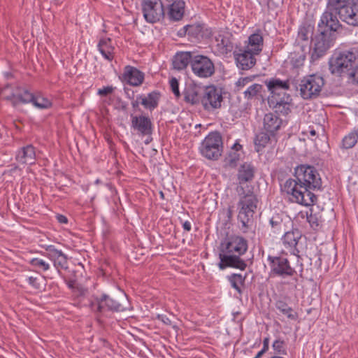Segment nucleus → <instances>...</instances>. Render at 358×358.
Masks as SVG:
<instances>
[{
	"mask_svg": "<svg viewBox=\"0 0 358 358\" xmlns=\"http://www.w3.org/2000/svg\"><path fill=\"white\" fill-rule=\"evenodd\" d=\"M295 179L285 181L282 190L290 195L289 199L306 206L313 205L317 196L311 192L320 189L322 180L317 170L311 166L301 165L295 169Z\"/></svg>",
	"mask_w": 358,
	"mask_h": 358,
	"instance_id": "obj_1",
	"label": "nucleus"
},
{
	"mask_svg": "<svg viewBox=\"0 0 358 358\" xmlns=\"http://www.w3.org/2000/svg\"><path fill=\"white\" fill-rule=\"evenodd\" d=\"M222 252L220 253L219 267L223 270L227 267H234L244 270L245 262L240 258L248 250L247 241L239 236H231L222 243Z\"/></svg>",
	"mask_w": 358,
	"mask_h": 358,
	"instance_id": "obj_2",
	"label": "nucleus"
},
{
	"mask_svg": "<svg viewBox=\"0 0 358 358\" xmlns=\"http://www.w3.org/2000/svg\"><path fill=\"white\" fill-rule=\"evenodd\" d=\"M358 62V46L338 48L334 51L329 61L331 74L344 77Z\"/></svg>",
	"mask_w": 358,
	"mask_h": 358,
	"instance_id": "obj_3",
	"label": "nucleus"
},
{
	"mask_svg": "<svg viewBox=\"0 0 358 358\" xmlns=\"http://www.w3.org/2000/svg\"><path fill=\"white\" fill-rule=\"evenodd\" d=\"M239 196L238 202V220L245 228L248 227L252 222L253 216L257 207L258 199L257 196L250 189H245L243 186L237 187Z\"/></svg>",
	"mask_w": 358,
	"mask_h": 358,
	"instance_id": "obj_4",
	"label": "nucleus"
},
{
	"mask_svg": "<svg viewBox=\"0 0 358 358\" xmlns=\"http://www.w3.org/2000/svg\"><path fill=\"white\" fill-rule=\"evenodd\" d=\"M320 32L313 38V47L311 50V62H315L323 57L327 50L334 45L335 34L329 27H326L320 22L318 24Z\"/></svg>",
	"mask_w": 358,
	"mask_h": 358,
	"instance_id": "obj_5",
	"label": "nucleus"
},
{
	"mask_svg": "<svg viewBox=\"0 0 358 358\" xmlns=\"http://www.w3.org/2000/svg\"><path fill=\"white\" fill-rule=\"evenodd\" d=\"M92 310L94 312L103 313L106 310L122 312L130 309V304L127 295L122 293L118 299H113L106 294L95 297L91 302Z\"/></svg>",
	"mask_w": 358,
	"mask_h": 358,
	"instance_id": "obj_6",
	"label": "nucleus"
},
{
	"mask_svg": "<svg viewBox=\"0 0 358 358\" xmlns=\"http://www.w3.org/2000/svg\"><path fill=\"white\" fill-rule=\"evenodd\" d=\"M201 155L208 159L217 160L223 152V142L219 132L210 133L200 146Z\"/></svg>",
	"mask_w": 358,
	"mask_h": 358,
	"instance_id": "obj_7",
	"label": "nucleus"
},
{
	"mask_svg": "<svg viewBox=\"0 0 358 358\" xmlns=\"http://www.w3.org/2000/svg\"><path fill=\"white\" fill-rule=\"evenodd\" d=\"M350 0H327V10L321 16V22L331 30L337 31L341 24L336 15H339L343 8L348 6Z\"/></svg>",
	"mask_w": 358,
	"mask_h": 358,
	"instance_id": "obj_8",
	"label": "nucleus"
},
{
	"mask_svg": "<svg viewBox=\"0 0 358 358\" xmlns=\"http://www.w3.org/2000/svg\"><path fill=\"white\" fill-rule=\"evenodd\" d=\"M324 85L322 77L316 75H310L303 78L299 84V90L301 97L304 99L317 97Z\"/></svg>",
	"mask_w": 358,
	"mask_h": 358,
	"instance_id": "obj_9",
	"label": "nucleus"
},
{
	"mask_svg": "<svg viewBox=\"0 0 358 358\" xmlns=\"http://www.w3.org/2000/svg\"><path fill=\"white\" fill-rule=\"evenodd\" d=\"M192 72L196 76L207 78L215 73V65L213 61L205 55H195L191 63Z\"/></svg>",
	"mask_w": 358,
	"mask_h": 358,
	"instance_id": "obj_10",
	"label": "nucleus"
},
{
	"mask_svg": "<svg viewBox=\"0 0 358 358\" xmlns=\"http://www.w3.org/2000/svg\"><path fill=\"white\" fill-rule=\"evenodd\" d=\"M145 20L150 23L159 22L164 15V6L161 0H142Z\"/></svg>",
	"mask_w": 358,
	"mask_h": 358,
	"instance_id": "obj_11",
	"label": "nucleus"
},
{
	"mask_svg": "<svg viewBox=\"0 0 358 358\" xmlns=\"http://www.w3.org/2000/svg\"><path fill=\"white\" fill-rule=\"evenodd\" d=\"M222 101L223 97L220 89L213 85L203 89L201 103L206 110L211 111L220 108Z\"/></svg>",
	"mask_w": 358,
	"mask_h": 358,
	"instance_id": "obj_12",
	"label": "nucleus"
},
{
	"mask_svg": "<svg viewBox=\"0 0 358 358\" xmlns=\"http://www.w3.org/2000/svg\"><path fill=\"white\" fill-rule=\"evenodd\" d=\"M268 260L271 272L276 275L292 276L296 273L294 268L290 266L288 259L284 257L269 255Z\"/></svg>",
	"mask_w": 358,
	"mask_h": 358,
	"instance_id": "obj_13",
	"label": "nucleus"
},
{
	"mask_svg": "<svg viewBox=\"0 0 358 358\" xmlns=\"http://www.w3.org/2000/svg\"><path fill=\"white\" fill-rule=\"evenodd\" d=\"M268 103L269 106L275 110V113L287 115L291 112L292 99L289 94H284L280 98L268 96Z\"/></svg>",
	"mask_w": 358,
	"mask_h": 358,
	"instance_id": "obj_14",
	"label": "nucleus"
},
{
	"mask_svg": "<svg viewBox=\"0 0 358 358\" xmlns=\"http://www.w3.org/2000/svg\"><path fill=\"white\" fill-rule=\"evenodd\" d=\"M45 251V256L53 262L54 266L58 271L68 268L67 257L61 250L56 249L53 245H48Z\"/></svg>",
	"mask_w": 358,
	"mask_h": 358,
	"instance_id": "obj_15",
	"label": "nucleus"
},
{
	"mask_svg": "<svg viewBox=\"0 0 358 358\" xmlns=\"http://www.w3.org/2000/svg\"><path fill=\"white\" fill-rule=\"evenodd\" d=\"M264 83L271 94L269 96L280 98L284 94H287L285 91L289 88L288 80L282 81L278 78H271L265 80Z\"/></svg>",
	"mask_w": 358,
	"mask_h": 358,
	"instance_id": "obj_16",
	"label": "nucleus"
},
{
	"mask_svg": "<svg viewBox=\"0 0 358 358\" xmlns=\"http://www.w3.org/2000/svg\"><path fill=\"white\" fill-rule=\"evenodd\" d=\"M131 127L140 134L145 136L152 133V122L148 117L145 115H131Z\"/></svg>",
	"mask_w": 358,
	"mask_h": 358,
	"instance_id": "obj_17",
	"label": "nucleus"
},
{
	"mask_svg": "<svg viewBox=\"0 0 358 358\" xmlns=\"http://www.w3.org/2000/svg\"><path fill=\"white\" fill-rule=\"evenodd\" d=\"M341 20L353 27H358V3L351 2L338 15Z\"/></svg>",
	"mask_w": 358,
	"mask_h": 358,
	"instance_id": "obj_18",
	"label": "nucleus"
},
{
	"mask_svg": "<svg viewBox=\"0 0 358 358\" xmlns=\"http://www.w3.org/2000/svg\"><path fill=\"white\" fill-rule=\"evenodd\" d=\"M255 55V53L245 48L244 50H241L239 53H235L234 57L237 66L242 70L252 69L256 64Z\"/></svg>",
	"mask_w": 358,
	"mask_h": 358,
	"instance_id": "obj_19",
	"label": "nucleus"
},
{
	"mask_svg": "<svg viewBox=\"0 0 358 358\" xmlns=\"http://www.w3.org/2000/svg\"><path fill=\"white\" fill-rule=\"evenodd\" d=\"M282 120L273 113H266L263 119V130L269 133L271 136H275V133L280 129Z\"/></svg>",
	"mask_w": 358,
	"mask_h": 358,
	"instance_id": "obj_20",
	"label": "nucleus"
},
{
	"mask_svg": "<svg viewBox=\"0 0 358 358\" xmlns=\"http://www.w3.org/2000/svg\"><path fill=\"white\" fill-rule=\"evenodd\" d=\"M122 77L128 84L132 86H139L144 80L143 73L131 66H127L124 68Z\"/></svg>",
	"mask_w": 358,
	"mask_h": 358,
	"instance_id": "obj_21",
	"label": "nucleus"
},
{
	"mask_svg": "<svg viewBox=\"0 0 358 358\" xmlns=\"http://www.w3.org/2000/svg\"><path fill=\"white\" fill-rule=\"evenodd\" d=\"M203 89L196 85H188L184 92V99L192 105L201 103Z\"/></svg>",
	"mask_w": 358,
	"mask_h": 358,
	"instance_id": "obj_22",
	"label": "nucleus"
},
{
	"mask_svg": "<svg viewBox=\"0 0 358 358\" xmlns=\"http://www.w3.org/2000/svg\"><path fill=\"white\" fill-rule=\"evenodd\" d=\"M216 46L217 50L223 55L231 52L234 48V43L228 33H219L215 36Z\"/></svg>",
	"mask_w": 358,
	"mask_h": 358,
	"instance_id": "obj_23",
	"label": "nucleus"
},
{
	"mask_svg": "<svg viewBox=\"0 0 358 358\" xmlns=\"http://www.w3.org/2000/svg\"><path fill=\"white\" fill-rule=\"evenodd\" d=\"M255 169L253 165L250 163L245 162L243 164L238 170V180L239 185L243 186L245 182L252 181L255 176Z\"/></svg>",
	"mask_w": 358,
	"mask_h": 358,
	"instance_id": "obj_24",
	"label": "nucleus"
},
{
	"mask_svg": "<svg viewBox=\"0 0 358 358\" xmlns=\"http://www.w3.org/2000/svg\"><path fill=\"white\" fill-rule=\"evenodd\" d=\"M35 148L31 145L22 148L16 155V160L21 164H33L35 163Z\"/></svg>",
	"mask_w": 358,
	"mask_h": 358,
	"instance_id": "obj_25",
	"label": "nucleus"
},
{
	"mask_svg": "<svg viewBox=\"0 0 358 358\" xmlns=\"http://www.w3.org/2000/svg\"><path fill=\"white\" fill-rule=\"evenodd\" d=\"M194 55H195L190 52H180L176 53L173 61L174 69L177 70L185 69L189 64L191 65Z\"/></svg>",
	"mask_w": 358,
	"mask_h": 358,
	"instance_id": "obj_26",
	"label": "nucleus"
},
{
	"mask_svg": "<svg viewBox=\"0 0 358 358\" xmlns=\"http://www.w3.org/2000/svg\"><path fill=\"white\" fill-rule=\"evenodd\" d=\"M301 234L297 229L287 231L283 236L282 241L284 245L287 248H290L293 250V252L295 251L299 252L296 247L297 245L299 240L301 238Z\"/></svg>",
	"mask_w": 358,
	"mask_h": 358,
	"instance_id": "obj_27",
	"label": "nucleus"
},
{
	"mask_svg": "<svg viewBox=\"0 0 358 358\" xmlns=\"http://www.w3.org/2000/svg\"><path fill=\"white\" fill-rule=\"evenodd\" d=\"M263 43L262 36L259 33H255L250 36L248 43L245 48L255 53V55H259L262 50Z\"/></svg>",
	"mask_w": 358,
	"mask_h": 358,
	"instance_id": "obj_28",
	"label": "nucleus"
},
{
	"mask_svg": "<svg viewBox=\"0 0 358 358\" xmlns=\"http://www.w3.org/2000/svg\"><path fill=\"white\" fill-rule=\"evenodd\" d=\"M98 49L102 56L108 61H112L114 57V48L111 45L110 38H101L98 43Z\"/></svg>",
	"mask_w": 358,
	"mask_h": 358,
	"instance_id": "obj_29",
	"label": "nucleus"
},
{
	"mask_svg": "<svg viewBox=\"0 0 358 358\" xmlns=\"http://www.w3.org/2000/svg\"><path fill=\"white\" fill-rule=\"evenodd\" d=\"M242 145L238 143L234 144L231 150L229 151L227 157L225 158V163L227 166L234 168L236 166L237 162L241 157Z\"/></svg>",
	"mask_w": 358,
	"mask_h": 358,
	"instance_id": "obj_30",
	"label": "nucleus"
},
{
	"mask_svg": "<svg viewBox=\"0 0 358 358\" xmlns=\"http://www.w3.org/2000/svg\"><path fill=\"white\" fill-rule=\"evenodd\" d=\"M169 6V15L171 19L178 21L180 20L184 14L185 2L182 0L175 1Z\"/></svg>",
	"mask_w": 358,
	"mask_h": 358,
	"instance_id": "obj_31",
	"label": "nucleus"
},
{
	"mask_svg": "<svg viewBox=\"0 0 358 358\" xmlns=\"http://www.w3.org/2000/svg\"><path fill=\"white\" fill-rule=\"evenodd\" d=\"M275 141V136H271L267 131H262L259 133L255 138V144L256 150L260 152L264 148H265L269 143Z\"/></svg>",
	"mask_w": 358,
	"mask_h": 358,
	"instance_id": "obj_32",
	"label": "nucleus"
},
{
	"mask_svg": "<svg viewBox=\"0 0 358 358\" xmlns=\"http://www.w3.org/2000/svg\"><path fill=\"white\" fill-rule=\"evenodd\" d=\"M159 99V94L157 92H152L147 96H140L137 99H141V103L145 106V108L150 110H153L158 105V101Z\"/></svg>",
	"mask_w": 358,
	"mask_h": 358,
	"instance_id": "obj_33",
	"label": "nucleus"
},
{
	"mask_svg": "<svg viewBox=\"0 0 358 358\" xmlns=\"http://www.w3.org/2000/svg\"><path fill=\"white\" fill-rule=\"evenodd\" d=\"M276 309L282 314L286 315L289 319L296 320L298 315L293 309L284 301L278 300L275 303Z\"/></svg>",
	"mask_w": 358,
	"mask_h": 358,
	"instance_id": "obj_34",
	"label": "nucleus"
},
{
	"mask_svg": "<svg viewBox=\"0 0 358 358\" xmlns=\"http://www.w3.org/2000/svg\"><path fill=\"white\" fill-rule=\"evenodd\" d=\"M270 224L273 229L274 232H281L286 229L285 222L282 217L279 214L273 215L271 218Z\"/></svg>",
	"mask_w": 358,
	"mask_h": 358,
	"instance_id": "obj_35",
	"label": "nucleus"
},
{
	"mask_svg": "<svg viewBox=\"0 0 358 358\" xmlns=\"http://www.w3.org/2000/svg\"><path fill=\"white\" fill-rule=\"evenodd\" d=\"M32 104L39 109H45L52 106V102L41 94H34Z\"/></svg>",
	"mask_w": 358,
	"mask_h": 358,
	"instance_id": "obj_36",
	"label": "nucleus"
},
{
	"mask_svg": "<svg viewBox=\"0 0 358 358\" xmlns=\"http://www.w3.org/2000/svg\"><path fill=\"white\" fill-rule=\"evenodd\" d=\"M313 29L310 26L300 27L296 38V42L308 41L310 36H312Z\"/></svg>",
	"mask_w": 358,
	"mask_h": 358,
	"instance_id": "obj_37",
	"label": "nucleus"
},
{
	"mask_svg": "<svg viewBox=\"0 0 358 358\" xmlns=\"http://www.w3.org/2000/svg\"><path fill=\"white\" fill-rule=\"evenodd\" d=\"M358 140V134L357 132H351L345 136L342 141L343 148L350 149L355 146Z\"/></svg>",
	"mask_w": 358,
	"mask_h": 358,
	"instance_id": "obj_38",
	"label": "nucleus"
},
{
	"mask_svg": "<svg viewBox=\"0 0 358 358\" xmlns=\"http://www.w3.org/2000/svg\"><path fill=\"white\" fill-rule=\"evenodd\" d=\"M262 90V85L260 84H253L250 85L245 92L244 97L248 99H251L257 96Z\"/></svg>",
	"mask_w": 358,
	"mask_h": 358,
	"instance_id": "obj_39",
	"label": "nucleus"
},
{
	"mask_svg": "<svg viewBox=\"0 0 358 358\" xmlns=\"http://www.w3.org/2000/svg\"><path fill=\"white\" fill-rule=\"evenodd\" d=\"M231 286L241 293V287L243 285L245 278L241 274H232L228 277Z\"/></svg>",
	"mask_w": 358,
	"mask_h": 358,
	"instance_id": "obj_40",
	"label": "nucleus"
},
{
	"mask_svg": "<svg viewBox=\"0 0 358 358\" xmlns=\"http://www.w3.org/2000/svg\"><path fill=\"white\" fill-rule=\"evenodd\" d=\"M30 264L34 267L46 271L50 269V264L44 259L40 258H33L30 260Z\"/></svg>",
	"mask_w": 358,
	"mask_h": 358,
	"instance_id": "obj_41",
	"label": "nucleus"
},
{
	"mask_svg": "<svg viewBox=\"0 0 358 358\" xmlns=\"http://www.w3.org/2000/svg\"><path fill=\"white\" fill-rule=\"evenodd\" d=\"M307 221L312 228L316 229L322 222V217L316 213H313V210H310L309 214L307 213Z\"/></svg>",
	"mask_w": 358,
	"mask_h": 358,
	"instance_id": "obj_42",
	"label": "nucleus"
},
{
	"mask_svg": "<svg viewBox=\"0 0 358 358\" xmlns=\"http://www.w3.org/2000/svg\"><path fill=\"white\" fill-rule=\"evenodd\" d=\"M344 77H347L348 81L352 84L358 85V61Z\"/></svg>",
	"mask_w": 358,
	"mask_h": 358,
	"instance_id": "obj_43",
	"label": "nucleus"
},
{
	"mask_svg": "<svg viewBox=\"0 0 358 358\" xmlns=\"http://www.w3.org/2000/svg\"><path fill=\"white\" fill-rule=\"evenodd\" d=\"M273 349L276 353L286 355V344L283 340L277 339L273 343Z\"/></svg>",
	"mask_w": 358,
	"mask_h": 358,
	"instance_id": "obj_44",
	"label": "nucleus"
},
{
	"mask_svg": "<svg viewBox=\"0 0 358 358\" xmlns=\"http://www.w3.org/2000/svg\"><path fill=\"white\" fill-rule=\"evenodd\" d=\"M185 29H186V31H185L186 33L189 36L197 37L201 33L202 27L199 24H191V25H187L185 27Z\"/></svg>",
	"mask_w": 358,
	"mask_h": 358,
	"instance_id": "obj_45",
	"label": "nucleus"
},
{
	"mask_svg": "<svg viewBox=\"0 0 358 358\" xmlns=\"http://www.w3.org/2000/svg\"><path fill=\"white\" fill-rule=\"evenodd\" d=\"M305 55L303 54L296 55L294 54L291 56L290 62L294 67L298 68L303 64L305 61Z\"/></svg>",
	"mask_w": 358,
	"mask_h": 358,
	"instance_id": "obj_46",
	"label": "nucleus"
},
{
	"mask_svg": "<svg viewBox=\"0 0 358 358\" xmlns=\"http://www.w3.org/2000/svg\"><path fill=\"white\" fill-rule=\"evenodd\" d=\"M34 95V94L28 92L27 90H24L22 93L17 94V98L23 103H32Z\"/></svg>",
	"mask_w": 358,
	"mask_h": 358,
	"instance_id": "obj_47",
	"label": "nucleus"
},
{
	"mask_svg": "<svg viewBox=\"0 0 358 358\" xmlns=\"http://www.w3.org/2000/svg\"><path fill=\"white\" fill-rule=\"evenodd\" d=\"M255 78V76L240 78L236 83V86L238 87V90H240L241 88L245 87V85L251 83Z\"/></svg>",
	"mask_w": 358,
	"mask_h": 358,
	"instance_id": "obj_48",
	"label": "nucleus"
},
{
	"mask_svg": "<svg viewBox=\"0 0 358 358\" xmlns=\"http://www.w3.org/2000/svg\"><path fill=\"white\" fill-rule=\"evenodd\" d=\"M170 85L173 93L176 97H180V93L179 91L178 81L176 78H172L170 80Z\"/></svg>",
	"mask_w": 358,
	"mask_h": 358,
	"instance_id": "obj_49",
	"label": "nucleus"
},
{
	"mask_svg": "<svg viewBox=\"0 0 358 358\" xmlns=\"http://www.w3.org/2000/svg\"><path fill=\"white\" fill-rule=\"evenodd\" d=\"M114 87L112 86H107L104 87L103 88L99 89L98 90V94L100 96H107L108 94H110L113 92Z\"/></svg>",
	"mask_w": 358,
	"mask_h": 358,
	"instance_id": "obj_50",
	"label": "nucleus"
},
{
	"mask_svg": "<svg viewBox=\"0 0 358 358\" xmlns=\"http://www.w3.org/2000/svg\"><path fill=\"white\" fill-rule=\"evenodd\" d=\"M304 134H306L309 138L313 140L316 136L317 131L313 127H309L308 129L304 131Z\"/></svg>",
	"mask_w": 358,
	"mask_h": 358,
	"instance_id": "obj_51",
	"label": "nucleus"
},
{
	"mask_svg": "<svg viewBox=\"0 0 358 358\" xmlns=\"http://www.w3.org/2000/svg\"><path fill=\"white\" fill-rule=\"evenodd\" d=\"M27 280L29 284L34 287L35 289H40L41 285L37 278L31 276L28 278Z\"/></svg>",
	"mask_w": 358,
	"mask_h": 358,
	"instance_id": "obj_52",
	"label": "nucleus"
},
{
	"mask_svg": "<svg viewBox=\"0 0 358 358\" xmlns=\"http://www.w3.org/2000/svg\"><path fill=\"white\" fill-rule=\"evenodd\" d=\"M57 219L59 222L62 223V224H66L68 222L67 218L64 215H57Z\"/></svg>",
	"mask_w": 358,
	"mask_h": 358,
	"instance_id": "obj_53",
	"label": "nucleus"
},
{
	"mask_svg": "<svg viewBox=\"0 0 358 358\" xmlns=\"http://www.w3.org/2000/svg\"><path fill=\"white\" fill-rule=\"evenodd\" d=\"M159 318L166 324L170 325L171 324V320L165 315L159 316Z\"/></svg>",
	"mask_w": 358,
	"mask_h": 358,
	"instance_id": "obj_54",
	"label": "nucleus"
},
{
	"mask_svg": "<svg viewBox=\"0 0 358 358\" xmlns=\"http://www.w3.org/2000/svg\"><path fill=\"white\" fill-rule=\"evenodd\" d=\"M182 227H183L184 230H185L187 231H189L192 229L191 223L189 221H185L182 224Z\"/></svg>",
	"mask_w": 358,
	"mask_h": 358,
	"instance_id": "obj_55",
	"label": "nucleus"
},
{
	"mask_svg": "<svg viewBox=\"0 0 358 358\" xmlns=\"http://www.w3.org/2000/svg\"><path fill=\"white\" fill-rule=\"evenodd\" d=\"M268 346H269V338L268 337H266L263 341V348L262 349L267 351L268 350Z\"/></svg>",
	"mask_w": 358,
	"mask_h": 358,
	"instance_id": "obj_56",
	"label": "nucleus"
},
{
	"mask_svg": "<svg viewBox=\"0 0 358 358\" xmlns=\"http://www.w3.org/2000/svg\"><path fill=\"white\" fill-rule=\"evenodd\" d=\"M131 105H132L133 108H137V107H138L139 102H138V100H136V101H133V102L131 103Z\"/></svg>",
	"mask_w": 358,
	"mask_h": 358,
	"instance_id": "obj_57",
	"label": "nucleus"
},
{
	"mask_svg": "<svg viewBox=\"0 0 358 358\" xmlns=\"http://www.w3.org/2000/svg\"><path fill=\"white\" fill-rule=\"evenodd\" d=\"M231 215H232V210H231V209L229 208L228 209V217H230L231 216Z\"/></svg>",
	"mask_w": 358,
	"mask_h": 358,
	"instance_id": "obj_58",
	"label": "nucleus"
}]
</instances>
